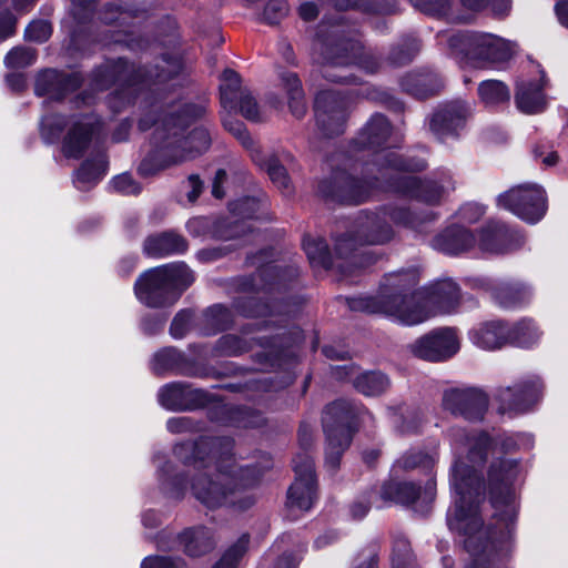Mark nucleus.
<instances>
[{"label":"nucleus","instance_id":"obj_26","mask_svg":"<svg viewBox=\"0 0 568 568\" xmlns=\"http://www.w3.org/2000/svg\"><path fill=\"white\" fill-rule=\"evenodd\" d=\"M335 189L327 195L336 197L341 202L358 204L368 197V190L365 183L345 173L334 178Z\"/></svg>","mask_w":568,"mask_h":568},{"label":"nucleus","instance_id":"obj_35","mask_svg":"<svg viewBox=\"0 0 568 568\" xmlns=\"http://www.w3.org/2000/svg\"><path fill=\"white\" fill-rule=\"evenodd\" d=\"M509 343L518 347H530L541 336L540 331L531 320H521L509 329Z\"/></svg>","mask_w":568,"mask_h":568},{"label":"nucleus","instance_id":"obj_25","mask_svg":"<svg viewBox=\"0 0 568 568\" xmlns=\"http://www.w3.org/2000/svg\"><path fill=\"white\" fill-rule=\"evenodd\" d=\"M179 541L183 546L185 554L191 557L203 556L215 546L213 532L205 527L185 529L180 534Z\"/></svg>","mask_w":568,"mask_h":568},{"label":"nucleus","instance_id":"obj_44","mask_svg":"<svg viewBox=\"0 0 568 568\" xmlns=\"http://www.w3.org/2000/svg\"><path fill=\"white\" fill-rule=\"evenodd\" d=\"M65 124V119L59 114H50L41 120V135L47 142L55 141Z\"/></svg>","mask_w":568,"mask_h":568},{"label":"nucleus","instance_id":"obj_13","mask_svg":"<svg viewBox=\"0 0 568 568\" xmlns=\"http://www.w3.org/2000/svg\"><path fill=\"white\" fill-rule=\"evenodd\" d=\"M348 105L345 99L334 91H321L315 98V119L320 130L327 136L344 132Z\"/></svg>","mask_w":568,"mask_h":568},{"label":"nucleus","instance_id":"obj_10","mask_svg":"<svg viewBox=\"0 0 568 568\" xmlns=\"http://www.w3.org/2000/svg\"><path fill=\"white\" fill-rule=\"evenodd\" d=\"M497 202L500 207L529 223L541 220L547 210L545 191L536 184L513 187L500 194Z\"/></svg>","mask_w":568,"mask_h":568},{"label":"nucleus","instance_id":"obj_42","mask_svg":"<svg viewBox=\"0 0 568 568\" xmlns=\"http://www.w3.org/2000/svg\"><path fill=\"white\" fill-rule=\"evenodd\" d=\"M248 541V536L242 535L237 541L225 551V554L213 566V568H237V562L245 554Z\"/></svg>","mask_w":568,"mask_h":568},{"label":"nucleus","instance_id":"obj_45","mask_svg":"<svg viewBox=\"0 0 568 568\" xmlns=\"http://www.w3.org/2000/svg\"><path fill=\"white\" fill-rule=\"evenodd\" d=\"M419 11L434 17H445L450 9L449 0H409Z\"/></svg>","mask_w":568,"mask_h":568},{"label":"nucleus","instance_id":"obj_24","mask_svg":"<svg viewBox=\"0 0 568 568\" xmlns=\"http://www.w3.org/2000/svg\"><path fill=\"white\" fill-rule=\"evenodd\" d=\"M509 329L500 322H488L470 333L471 342L483 349L500 348L509 343Z\"/></svg>","mask_w":568,"mask_h":568},{"label":"nucleus","instance_id":"obj_59","mask_svg":"<svg viewBox=\"0 0 568 568\" xmlns=\"http://www.w3.org/2000/svg\"><path fill=\"white\" fill-rule=\"evenodd\" d=\"M166 428L173 434H179L190 430L192 428V423L186 417H174L168 420Z\"/></svg>","mask_w":568,"mask_h":568},{"label":"nucleus","instance_id":"obj_3","mask_svg":"<svg viewBox=\"0 0 568 568\" xmlns=\"http://www.w3.org/2000/svg\"><path fill=\"white\" fill-rule=\"evenodd\" d=\"M219 440H201L195 445L183 444L175 447L178 456L192 450L193 476L191 488L194 497L207 508L229 505L245 510L255 503V496L247 490L257 483L258 477L251 468H241L234 474L232 455L217 453Z\"/></svg>","mask_w":568,"mask_h":568},{"label":"nucleus","instance_id":"obj_62","mask_svg":"<svg viewBox=\"0 0 568 568\" xmlns=\"http://www.w3.org/2000/svg\"><path fill=\"white\" fill-rule=\"evenodd\" d=\"M369 503L367 500L355 501L351 506V515L355 519H362L369 510Z\"/></svg>","mask_w":568,"mask_h":568},{"label":"nucleus","instance_id":"obj_53","mask_svg":"<svg viewBox=\"0 0 568 568\" xmlns=\"http://www.w3.org/2000/svg\"><path fill=\"white\" fill-rule=\"evenodd\" d=\"M236 105H239L240 112L247 120L256 121L260 119L257 103L255 102L254 98L250 94V92H246L244 95H242L237 100Z\"/></svg>","mask_w":568,"mask_h":568},{"label":"nucleus","instance_id":"obj_47","mask_svg":"<svg viewBox=\"0 0 568 568\" xmlns=\"http://www.w3.org/2000/svg\"><path fill=\"white\" fill-rule=\"evenodd\" d=\"M52 29L49 22L43 20H38L31 22L26 31L24 37L29 41L34 42H44L47 41L51 36Z\"/></svg>","mask_w":568,"mask_h":568},{"label":"nucleus","instance_id":"obj_23","mask_svg":"<svg viewBox=\"0 0 568 568\" xmlns=\"http://www.w3.org/2000/svg\"><path fill=\"white\" fill-rule=\"evenodd\" d=\"M186 248V241L174 232H163L148 237L144 242L145 254L153 257L180 254L185 252Z\"/></svg>","mask_w":568,"mask_h":568},{"label":"nucleus","instance_id":"obj_20","mask_svg":"<svg viewBox=\"0 0 568 568\" xmlns=\"http://www.w3.org/2000/svg\"><path fill=\"white\" fill-rule=\"evenodd\" d=\"M108 77L113 78L115 81L124 82L125 88L116 91L110 100V105L116 108L118 101L123 103L124 100L130 102L131 93L135 91L134 87L141 80L140 71H136L133 65L129 64L125 60L119 59L108 69Z\"/></svg>","mask_w":568,"mask_h":568},{"label":"nucleus","instance_id":"obj_16","mask_svg":"<svg viewBox=\"0 0 568 568\" xmlns=\"http://www.w3.org/2000/svg\"><path fill=\"white\" fill-rule=\"evenodd\" d=\"M101 128L99 119L93 114H87L72 120V125L63 141V152L68 158H80L89 146L93 135Z\"/></svg>","mask_w":568,"mask_h":568},{"label":"nucleus","instance_id":"obj_17","mask_svg":"<svg viewBox=\"0 0 568 568\" xmlns=\"http://www.w3.org/2000/svg\"><path fill=\"white\" fill-rule=\"evenodd\" d=\"M469 114V105L462 101H454L434 113L430 119V130L439 139L453 135L463 128Z\"/></svg>","mask_w":568,"mask_h":568},{"label":"nucleus","instance_id":"obj_14","mask_svg":"<svg viewBox=\"0 0 568 568\" xmlns=\"http://www.w3.org/2000/svg\"><path fill=\"white\" fill-rule=\"evenodd\" d=\"M443 405L454 415H460L468 420H479L487 410L488 398L477 388H454L445 392Z\"/></svg>","mask_w":568,"mask_h":568},{"label":"nucleus","instance_id":"obj_9","mask_svg":"<svg viewBox=\"0 0 568 568\" xmlns=\"http://www.w3.org/2000/svg\"><path fill=\"white\" fill-rule=\"evenodd\" d=\"M355 416L352 404L345 399H338L325 409L323 424L327 436L326 466L335 470L339 465L343 452L349 446L352 435L347 423Z\"/></svg>","mask_w":568,"mask_h":568},{"label":"nucleus","instance_id":"obj_52","mask_svg":"<svg viewBox=\"0 0 568 568\" xmlns=\"http://www.w3.org/2000/svg\"><path fill=\"white\" fill-rule=\"evenodd\" d=\"M192 313L189 311L179 312L171 324V335L175 338L183 337L190 328Z\"/></svg>","mask_w":568,"mask_h":568},{"label":"nucleus","instance_id":"obj_54","mask_svg":"<svg viewBox=\"0 0 568 568\" xmlns=\"http://www.w3.org/2000/svg\"><path fill=\"white\" fill-rule=\"evenodd\" d=\"M224 126L229 130L245 148H251L253 140L246 131L245 125L236 120H224Z\"/></svg>","mask_w":568,"mask_h":568},{"label":"nucleus","instance_id":"obj_32","mask_svg":"<svg viewBox=\"0 0 568 568\" xmlns=\"http://www.w3.org/2000/svg\"><path fill=\"white\" fill-rule=\"evenodd\" d=\"M221 103L224 109H234L237 100L247 91L241 85V77L235 71L227 69L223 72L221 84Z\"/></svg>","mask_w":568,"mask_h":568},{"label":"nucleus","instance_id":"obj_7","mask_svg":"<svg viewBox=\"0 0 568 568\" xmlns=\"http://www.w3.org/2000/svg\"><path fill=\"white\" fill-rule=\"evenodd\" d=\"M194 281L192 271L184 263H173L152 268L135 283L136 297L149 307L173 304Z\"/></svg>","mask_w":568,"mask_h":568},{"label":"nucleus","instance_id":"obj_61","mask_svg":"<svg viewBox=\"0 0 568 568\" xmlns=\"http://www.w3.org/2000/svg\"><path fill=\"white\" fill-rule=\"evenodd\" d=\"M226 172L222 169L217 170L212 185V194L216 199L224 197L225 193L222 190V184L226 181Z\"/></svg>","mask_w":568,"mask_h":568},{"label":"nucleus","instance_id":"obj_50","mask_svg":"<svg viewBox=\"0 0 568 568\" xmlns=\"http://www.w3.org/2000/svg\"><path fill=\"white\" fill-rule=\"evenodd\" d=\"M287 13L285 0H268L263 12V18L268 23H275Z\"/></svg>","mask_w":568,"mask_h":568},{"label":"nucleus","instance_id":"obj_8","mask_svg":"<svg viewBox=\"0 0 568 568\" xmlns=\"http://www.w3.org/2000/svg\"><path fill=\"white\" fill-rule=\"evenodd\" d=\"M449 45L480 67L507 62L517 48L516 43L493 33H457L450 37Z\"/></svg>","mask_w":568,"mask_h":568},{"label":"nucleus","instance_id":"obj_29","mask_svg":"<svg viewBox=\"0 0 568 568\" xmlns=\"http://www.w3.org/2000/svg\"><path fill=\"white\" fill-rule=\"evenodd\" d=\"M389 134L390 125L387 119L376 114L361 132L358 144L364 149H378L387 142Z\"/></svg>","mask_w":568,"mask_h":568},{"label":"nucleus","instance_id":"obj_33","mask_svg":"<svg viewBox=\"0 0 568 568\" xmlns=\"http://www.w3.org/2000/svg\"><path fill=\"white\" fill-rule=\"evenodd\" d=\"M106 172V161L99 156L94 161L84 162L77 171L74 184L79 190H88L97 184Z\"/></svg>","mask_w":568,"mask_h":568},{"label":"nucleus","instance_id":"obj_41","mask_svg":"<svg viewBox=\"0 0 568 568\" xmlns=\"http://www.w3.org/2000/svg\"><path fill=\"white\" fill-rule=\"evenodd\" d=\"M505 237L506 231L503 226L498 224L489 225L480 235L479 247L487 253H503L507 250L501 244Z\"/></svg>","mask_w":568,"mask_h":568},{"label":"nucleus","instance_id":"obj_34","mask_svg":"<svg viewBox=\"0 0 568 568\" xmlns=\"http://www.w3.org/2000/svg\"><path fill=\"white\" fill-rule=\"evenodd\" d=\"M192 394V389L184 384L173 383L163 386L158 394L160 404L166 409H183L186 407L185 399Z\"/></svg>","mask_w":568,"mask_h":568},{"label":"nucleus","instance_id":"obj_31","mask_svg":"<svg viewBox=\"0 0 568 568\" xmlns=\"http://www.w3.org/2000/svg\"><path fill=\"white\" fill-rule=\"evenodd\" d=\"M374 165L383 179L388 175V170L419 171L425 168L424 162H406L395 151L384 149L375 152Z\"/></svg>","mask_w":568,"mask_h":568},{"label":"nucleus","instance_id":"obj_30","mask_svg":"<svg viewBox=\"0 0 568 568\" xmlns=\"http://www.w3.org/2000/svg\"><path fill=\"white\" fill-rule=\"evenodd\" d=\"M400 183V191L429 204L438 202L443 193V186L432 181H419L412 175L404 176Z\"/></svg>","mask_w":568,"mask_h":568},{"label":"nucleus","instance_id":"obj_22","mask_svg":"<svg viewBox=\"0 0 568 568\" xmlns=\"http://www.w3.org/2000/svg\"><path fill=\"white\" fill-rule=\"evenodd\" d=\"M433 245L444 253L456 255L471 248L475 237L463 226H450L435 237Z\"/></svg>","mask_w":568,"mask_h":568},{"label":"nucleus","instance_id":"obj_64","mask_svg":"<svg viewBox=\"0 0 568 568\" xmlns=\"http://www.w3.org/2000/svg\"><path fill=\"white\" fill-rule=\"evenodd\" d=\"M355 568H377L376 555L373 552L361 555Z\"/></svg>","mask_w":568,"mask_h":568},{"label":"nucleus","instance_id":"obj_12","mask_svg":"<svg viewBox=\"0 0 568 568\" xmlns=\"http://www.w3.org/2000/svg\"><path fill=\"white\" fill-rule=\"evenodd\" d=\"M459 348L460 341L457 332L450 327L433 329L408 345L414 356L433 363L452 358Z\"/></svg>","mask_w":568,"mask_h":568},{"label":"nucleus","instance_id":"obj_5","mask_svg":"<svg viewBox=\"0 0 568 568\" xmlns=\"http://www.w3.org/2000/svg\"><path fill=\"white\" fill-rule=\"evenodd\" d=\"M313 58L321 64L322 75L332 82H355L356 78L347 72L353 64L371 73L378 65L362 44L353 40L317 39L313 47Z\"/></svg>","mask_w":568,"mask_h":568},{"label":"nucleus","instance_id":"obj_27","mask_svg":"<svg viewBox=\"0 0 568 568\" xmlns=\"http://www.w3.org/2000/svg\"><path fill=\"white\" fill-rule=\"evenodd\" d=\"M517 108L524 113H538L545 109V97L541 92V83L536 81H520L517 84L515 95Z\"/></svg>","mask_w":568,"mask_h":568},{"label":"nucleus","instance_id":"obj_57","mask_svg":"<svg viewBox=\"0 0 568 568\" xmlns=\"http://www.w3.org/2000/svg\"><path fill=\"white\" fill-rule=\"evenodd\" d=\"M16 31V18L9 11L0 12V42L11 37Z\"/></svg>","mask_w":568,"mask_h":568},{"label":"nucleus","instance_id":"obj_49","mask_svg":"<svg viewBox=\"0 0 568 568\" xmlns=\"http://www.w3.org/2000/svg\"><path fill=\"white\" fill-rule=\"evenodd\" d=\"M418 50V41L416 39H409L402 47L394 49L392 60L395 64H404L410 61Z\"/></svg>","mask_w":568,"mask_h":568},{"label":"nucleus","instance_id":"obj_11","mask_svg":"<svg viewBox=\"0 0 568 568\" xmlns=\"http://www.w3.org/2000/svg\"><path fill=\"white\" fill-rule=\"evenodd\" d=\"M295 481L288 488L286 507L290 515L296 518L298 514L308 511L316 500V483L314 478L313 459L307 455H298L294 459Z\"/></svg>","mask_w":568,"mask_h":568},{"label":"nucleus","instance_id":"obj_51","mask_svg":"<svg viewBox=\"0 0 568 568\" xmlns=\"http://www.w3.org/2000/svg\"><path fill=\"white\" fill-rule=\"evenodd\" d=\"M111 186L114 191L122 194H138L141 190L132 176L126 173L115 176L111 181Z\"/></svg>","mask_w":568,"mask_h":568},{"label":"nucleus","instance_id":"obj_43","mask_svg":"<svg viewBox=\"0 0 568 568\" xmlns=\"http://www.w3.org/2000/svg\"><path fill=\"white\" fill-rule=\"evenodd\" d=\"M36 51L27 47H16L11 49L6 58L4 64L11 69L27 68L36 62Z\"/></svg>","mask_w":568,"mask_h":568},{"label":"nucleus","instance_id":"obj_48","mask_svg":"<svg viewBox=\"0 0 568 568\" xmlns=\"http://www.w3.org/2000/svg\"><path fill=\"white\" fill-rule=\"evenodd\" d=\"M141 568H186V565L181 558L150 556L142 561Z\"/></svg>","mask_w":568,"mask_h":568},{"label":"nucleus","instance_id":"obj_40","mask_svg":"<svg viewBox=\"0 0 568 568\" xmlns=\"http://www.w3.org/2000/svg\"><path fill=\"white\" fill-rule=\"evenodd\" d=\"M478 94L486 105H495L509 100L510 92L506 84L497 80L483 81Z\"/></svg>","mask_w":568,"mask_h":568},{"label":"nucleus","instance_id":"obj_63","mask_svg":"<svg viewBox=\"0 0 568 568\" xmlns=\"http://www.w3.org/2000/svg\"><path fill=\"white\" fill-rule=\"evenodd\" d=\"M555 10L559 23L568 28V0H558Z\"/></svg>","mask_w":568,"mask_h":568},{"label":"nucleus","instance_id":"obj_28","mask_svg":"<svg viewBox=\"0 0 568 568\" xmlns=\"http://www.w3.org/2000/svg\"><path fill=\"white\" fill-rule=\"evenodd\" d=\"M400 84L405 91L420 99L435 94L443 87L440 79L433 72L409 73Z\"/></svg>","mask_w":568,"mask_h":568},{"label":"nucleus","instance_id":"obj_38","mask_svg":"<svg viewBox=\"0 0 568 568\" xmlns=\"http://www.w3.org/2000/svg\"><path fill=\"white\" fill-rule=\"evenodd\" d=\"M526 295V288L519 283H501L493 291L494 300L505 308L520 304Z\"/></svg>","mask_w":568,"mask_h":568},{"label":"nucleus","instance_id":"obj_2","mask_svg":"<svg viewBox=\"0 0 568 568\" xmlns=\"http://www.w3.org/2000/svg\"><path fill=\"white\" fill-rule=\"evenodd\" d=\"M418 282L416 270L389 273L385 275L377 296L354 300L351 307L413 326L438 313H450L458 306L459 287L452 280L438 281L425 291L415 290Z\"/></svg>","mask_w":568,"mask_h":568},{"label":"nucleus","instance_id":"obj_56","mask_svg":"<svg viewBox=\"0 0 568 568\" xmlns=\"http://www.w3.org/2000/svg\"><path fill=\"white\" fill-rule=\"evenodd\" d=\"M260 206L261 203L256 199L245 197L235 203L232 211H234L237 215L253 217V215L258 211Z\"/></svg>","mask_w":568,"mask_h":568},{"label":"nucleus","instance_id":"obj_19","mask_svg":"<svg viewBox=\"0 0 568 568\" xmlns=\"http://www.w3.org/2000/svg\"><path fill=\"white\" fill-rule=\"evenodd\" d=\"M336 375L341 378H348L353 386L365 396H377L383 394L388 385V378L381 372H365L356 376L354 366H337Z\"/></svg>","mask_w":568,"mask_h":568},{"label":"nucleus","instance_id":"obj_15","mask_svg":"<svg viewBox=\"0 0 568 568\" xmlns=\"http://www.w3.org/2000/svg\"><path fill=\"white\" fill-rule=\"evenodd\" d=\"M435 496V483L429 479L424 490L416 487L413 483H386L381 490V497L384 501H392L405 506L415 505V508L422 509V505L429 504Z\"/></svg>","mask_w":568,"mask_h":568},{"label":"nucleus","instance_id":"obj_36","mask_svg":"<svg viewBox=\"0 0 568 568\" xmlns=\"http://www.w3.org/2000/svg\"><path fill=\"white\" fill-rule=\"evenodd\" d=\"M303 247L313 266L332 267L333 260L323 239L306 236L303 240Z\"/></svg>","mask_w":568,"mask_h":568},{"label":"nucleus","instance_id":"obj_39","mask_svg":"<svg viewBox=\"0 0 568 568\" xmlns=\"http://www.w3.org/2000/svg\"><path fill=\"white\" fill-rule=\"evenodd\" d=\"M438 458L437 446H434L429 452H408L403 455L396 463V466L404 470L415 469L422 467L429 469L434 466Z\"/></svg>","mask_w":568,"mask_h":568},{"label":"nucleus","instance_id":"obj_58","mask_svg":"<svg viewBox=\"0 0 568 568\" xmlns=\"http://www.w3.org/2000/svg\"><path fill=\"white\" fill-rule=\"evenodd\" d=\"M484 206L476 203L466 204L459 211L460 217L468 223H475L484 215Z\"/></svg>","mask_w":568,"mask_h":568},{"label":"nucleus","instance_id":"obj_1","mask_svg":"<svg viewBox=\"0 0 568 568\" xmlns=\"http://www.w3.org/2000/svg\"><path fill=\"white\" fill-rule=\"evenodd\" d=\"M449 436L454 450L458 452L464 446L467 448L466 458L469 464L456 459L453 465L452 487L455 499L447 513V524L452 530L468 536L465 545L471 550L474 535L481 528L478 503L483 485L476 468L481 466L488 456L494 457L488 470L491 505L509 534L510 524L516 517L515 494L511 485L519 473V465L516 459L504 457V454L514 449L516 442L513 438L494 440L483 432L468 435L462 428H452Z\"/></svg>","mask_w":568,"mask_h":568},{"label":"nucleus","instance_id":"obj_60","mask_svg":"<svg viewBox=\"0 0 568 568\" xmlns=\"http://www.w3.org/2000/svg\"><path fill=\"white\" fill-rule=\"evenodd\" d=\"M187 185L191 189V191L187 193V199L190 202H194L202 192L203 183L199 175L192 174L187 179Z\"/></svg>","mask_w":568,"mask_h":568},{"label":"nucleus","instance_id":"obj_46","mask_svg":"<svg viewBox=\"0 0 568 568\" xmlns=\"http://www.w3.org/2000/svg\"><path fill=\"white\" fill-rule=\"evenodd\" d=\"M266 171L272 182L283 192H290V179L286 170L276 160L272 159L266 163Z\"/></svg>","mask_w":568,"mask_h":568},{"label":"nucleus","instance_id":"obj_55","mask_svg":"<svg viewBox=\"0 0 568 568\" xmlns=\"http://www.w3.org/2000/svg\"><path fill=\"white\" fill-rule=\"evenodd\" d=\"M175 352L172 348L163 349L154 355L152 361V369L160 374L169 369L174 362Z\"/></svg>","mask_w":568,"mask_h":568},{"label":"nucleus","instance_id":"obj_18","mask_svg":"<svg viewBox=\"0 0 568 568\" xmlns=\"http://www.w3.org/2000/svg\"><path fill=\"white\" fill-rule=\"evenodd\" d=\"M540 384L538 381H530L514 387L500 388L497 399L500 402L503 413L509 410L524 412L538 399Z\"/></svg>","mask_w":568,"mask_h":568},{"label":"nucleus","instance_id":"obj_6","mask_svg":"<svg viewBox=\"0 0 568 568\" xmlns=\"http://www.w3.org/2000/svg\"><path fill=\"white\" fill-rule=\"evenodd\" d=\"M389 221L402 223L413 229L418 227L417 217L406 210H394L389 213L366 214L359 217L354 229L339 237L335 244V252L341 257H348L357 246L381 245L389 242L394 231Z\"/></svg>","mask_w":568,"mask_h":568},{"label":"nucleus","instance_id":"obj_37","mask_svg":"<svg viewBox=\"0 0 568 568\" xmlns=\"http://www.w3.org/2000/svg\"><path fill=\"white\" fill-rule=\"evenodd\" d=\"M282 81L288 94L292 114L296 118H302L305 114L306 106L300 79L295 73H285L282 77Z\"/></svg>","mask_w":568,"mask_h":568},{"label":"nucleus","instance_id":"obj_4","mask_svg":"<svg viewBox=\"0 0 568 568\" xmlns=\"http://www.w3.org/2000/svg\"><path fill=\"white\" fill-rule=\"evenodd\" d=\"M205 113L202 104H186L156 122L153 140L156 145L154 154L140 165L143 174L154 170L191 161L203 154L211 144V136L203 125H194V121Z\"/></svg>","mask_w":568,"mask_h":568},{"label":"nucleus","instance_id":"obj_21","mask_svg":"<svg viewBox=\"0 0 568 568\" xmlns=\"http://www.w3.org/2000/svg\"><path fill=\"white\" fill-rule=\"evenodd\" d=\"M80 78L77 74L64 75L54 70L41 73L36 83V92L39 95L49 94L54 99H61L60 91L74 90L80 85Z\"/></svg>","mask_w":568,"mask_h":568}]
</instances>
